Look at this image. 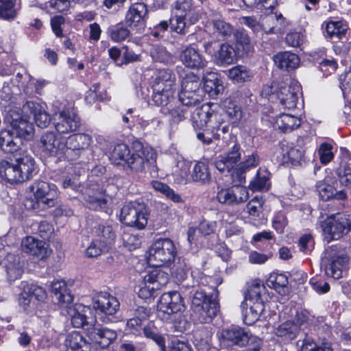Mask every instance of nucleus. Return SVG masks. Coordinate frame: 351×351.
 <instances>
[{
	"label": "nucleus",
	"instance_id": "aec40b11",
	"mask_svg": "<svg viewBox=\"0 0 351 351\" xmlns=\"http://www.w3.org/2000/svg\"><path fill=\"white\" fill-rule=\"evenodd\" d=\"M86 335L94 343L106 348L117 338L116 330L94 324L86 328Z\"/></svg>",
	"mask_w": 351,
	"mask_h": 351
},
{
	"label": "nucleus",
	"instance_id": "f257e3e1",
	"mask_svg": "<svg viewBox=\"0 0 351 351\" xmlns=\"http://www.w3.org/2000/svg\"><path fill=\"white\" fill-rule=\"evenodd\" d=\"M177 256V249L169 239H159L149 247L148 263L155 267L143 277L146 288L151 291L160 289L169 282L168 273L160 267L172 263Z\"/></svg>",
	"mask_w": 351,
	"mask_h": 351
},
{
	"label": "nucleus",
	"instance_id": "f704fd0d",
	"mask_svg": "<svg viewBox=\"0 0 351 351\" xmlns=\"http://www.w3.org/2000/svg\"><path fill=\"white\" fill-rule=\"evenodd\" d=\"M274 61L278 68L290 71L298 68L300 60L296 54L285 51L274 56Z\"/></svg>",
	"mask_w": 351,
	"mask_h": 351
},
{
	"label": "nucleus",
	"instance_id": "b1692460",
	"mask_svg": "<svg viewBox=\"0 0 351 351\" xmlns=\"http://www.w3.org/2000/svg\"><path fill=\"white\" fill-rule=\"evenodd\" d=\"M22 111L25 114H33L36 125L41 128H47L51 121L49 114L38 103L27 101L23 106Z\"/></svg>",
	"mask_w": 351,
	"mask_h": 351
},
{
	"label": "nucleus",
	"instance_id": "8fccbe9b",
	"mask_svg": "<svg viewBox=\"0 0 351 351\" xmlns=\"http://www.w3.org/2000/svg\"><path fill=\"white\" fill-rule=\"evenodd\" d=\"M267 285L279 293L285 294L287 290L288 278L282 274H274L269 276Z\"/></svg>",
	"mask_w": 351,
	"mask_h": 351
},
{
	"label": "nucleus",
	"instance_id": "7c9ffc66",
	"mask_svg": "<svg viewBox=\"0 0 351 351\" xmlns=\"http://www.w3.org/2000/svg\"><path fill=\"white\" fill-rule=\"evenodd\" d=\"M90 313L89 307L82 304H75L73 308H69V314L71 316V324L75 328H86L92 326L93 324H89L87 318L88 313Z\"/></svg>",
	"mask_w": 351,
	"mask_h": 351
},
{
	"label": "nucleus",
	"instance_id": "774afa93",
	"mask_svg": "<svg viewBox=\"0 0 351 351\" xmlns=\"http://www.w3.org/2000/svg\"><path fill=\"white\" fill-rule=\"evenodd\" d=\"M189 169V162L183 159L178 160L176 165L173 167L172 174L178 182H181L187 178Z\"/></svg>",
	"mask_w": 351,
	"mask_h": 351
},
{
	"label": "nucleus",
	"instance_id": "0eeeda50",
	"mask_svg": "<svg viewBox=\"0 0 351 351\" xmlns=\"http://www.w3.org/2000/svg\"><path fill=\"white\" fill-rule=\"evenodd\" d=\"M29 189L34 194L35 201L26 199L25 206L27 208L37 209L40 206L43 208H47L56 205L58 193L54 184L42 180H37L29 186Z\"/></svg>",
	"mask_w": 351,
	"mask_h": 351
},
{
	"label": "nucleus",
	"instance_id": "338daca9",
	"mask_svg": "<svg viewBox=\"0 0 351 351\" xmlns=\"http://www.w3.org/2000/svg\"><path fill=\"white\" fill-rule=\"evenodd\" d=\"M213 122L212 125L213 132L216 135V138H219L221 134H226L229 131V123H226L223 115L219 112L213 114Z\"/></svg>",
	"mask_w": 351,
	"mask_h": 351
},
{
	"label": "nucleus",
	"instance_id": "58836bf2",
	"mask_svg": "<svg viewBox=\"0 0 351 351\" xmlns=\"http://www.w3.org/2000/svg\"><path fill=\"white\" fill-rule=\"evenodd\" d=\"M223 105V112L219 114L223 116L224 120L228 119V123L230 124H232L233 126L238 125L242 118L241 107L230 100L225 101Z\"/></svg>",
	"mask_w": 351,
	"mask_h": 351
},
{
	"label": "nucleus",
	"instance_id": "20e7f679",
	"mask_svg": "<svg viewBox=\"0 0 351 351\" xmlns=\"http://www.w3.org/2000/svg\"><path fill=\"white\" fill-rule=\"evenodd\" d=\"M265 287L260 280H254L249 286L241 307L243 322L246 325H252L257 322L264 311L263 294Z\"/></svg>",
	"mask_w": 351,
	"mask_h": 351
},
{
	"label": "nucleus",
	"instance_id": "37998d69",
	"mask_svg": "<svg viewBox=\"0 0 351 351\" xmlns=\"http://www.w3.org/2000/svg\"><path fill=\"white\" fill-rule=\"evenodd\" d=\"M238 50H241L245 54H250L253 51L250 36L243 29H239L232 33Z\"/></svg>",
	"mask_w": 351,
	"mask_h": 351
},
{
	"label": "nucleus",
	"instance_id": "5fc2aeb1",
	"mask_svg": "<svg viewBox=\"0 0 351 351\" xmlns=\"http://www.w3.org/2000/svg\"><path fill=\"white\" fill-rule=\"evenodd\" d=\"M182 91H193L202 93L200 89L201 81L199 77L193 73H189L185 75L181 82Z\"/></svg>",
	"mask_w": 351,
	"mask_h": 351
},
{
	"label": "nucleus",
	"instance_id": "a19ab883",
	"mask_svg": "<svg viewBox=\"0 0 351 351\" xmlns=\"http://www.w3.org/2000/svg\"><path fill=\"white\" fill-rule=\"evenodd\" d=\"M167 112L164 113L169 117V123L171 125H177L181 121L186 119L189 114L186 107L182 104L173 106L170 104L167 108Z\"/></svg>",
	"mask_w": 351,
	"mask_h": 351
},
{
	"label": "nucleus",
	"instance_id": "c85d7f7f",
	"mask_svg": "<svg viewBox=\"0 0 351 351\" xmlns=\"http://www.w3.org/2000/svg\"><path fill=\"white\" fill-rule=\"evenodd\" d=\"M261 25L263 31L267 34H279L284 32L286 21L280 13H271L262 19Z\"/></svg>",
	"mask_w": 351,
	"mask_h": 351
},
{
	"label": "nucleus",
	"instance_id": "864d4df0",
	"mask_svg": "<svg viewBox=\"0 0 351 351\" xmlns=\"http://www.w3.org/2000/svg\"><path fill=\"white\" fill-rule=\"evenodd\" d=\"M217 60L222 64H230L236 60V53L234 48L228 44H222L216 55Z\"/></svg>",
	"mask_w": 351,
	"mask_h": 351
},
{
	"label": "nucleus",
	"instance_id": "69168bd1",
	"mask_svg": "<svg viewBox=\"0 0 351 351\" xmlns=\"http://www.w3.org/2000/svg\"><path fill=\"white\" fill-rule=\"evenodd\" d=\"M71 0H47L44 8L50 13L63 12L68 10Z\"/></svg>",
	"mask_w": 351,
	"mask_h": 351
},
{
	"label": "nucleus",
	"instance_id": "c9c22d12",
	"mask_svg": "<svg viewBox=\"0 0 351 351\" xmlns=\"http://www.w3.org/2000/svg\"><path fill=\"white\" fill-rule=\"evenodd\" d=\"M204 88L210 96L215 97L221 94L224 86L215 72H208L204 76Z\"/></svg>",
	"mask_w": 351,
	"mask_h": 351
},
{
	"label": "nucleus",
	"instance_id": "a18cd8bd",
	"mask_svg": "<svg viewBox=\"0 0 351 351\" xmlns=\"http://www.w3.org/2000/svg\"><path fill=\"white\" fill-rule=\"evenodd\" d=\"M191 177L194 182L204 184L208 183L211 180L208 165L203 162H197L193 169Z\"/></svg>",
	"mask_w": 351,
	"mask_h": 351
},
{
	"label": "nucleus",
	"instance_id": "dca6fc26",
	"mask_svg": "<svg viewBox=\"0 0 351 351\" xmlns=\"http://www.w3.org/2000/svg\"><path fill=\"white\" fill-rule=\"evenodd\" d=\"M84 204L94 210H106L109 200L108 195L97 184H92L83 193Z\"/></svg>",
	"mask_w": 351,
	"mask_h": 351
},
{
	"label": "nucleus",
	"instance_id": "4d7b16f0",
	"mask_svg": "<svg viewBox=\"0 0 351 351\" xmlns=\"http://www.w3.org/2000/svg\"><path fill=\"white\" fill-rule=\"evenodd\" d=\"M202 99V93L181 90L179 93V101L185 107L195 106L200 103Z\"/></svg>",
	"mask_w": 351,
	"mask_h": 351
},
{
	"label": "nucleus",
	"instance_id": "052dcab7",
	"mask_svg": "<svg viewBox=\"0 0 351 351\" xmlns=\"http://www.w3.org/2000/svg\"><path fill=\"white\" fill-rule=\"evenodd\" d=\"M347 29V25L341 21H330L326 25V32L330 38L337 37L341 39L346 35Z\"/></svg>",
	"mask_w": 351,
	"mask_h": 351
},
{
	"label": "nucleus",
	"instance_id": "4c0bfd02",
	"mask_svg": "<svg viewBox=\"0 0 351 351\" xmlns=\"http://www.w3.org/2000/svg\"><path fill=\"white\" fill-rule=\"evenodd\" d=\"M4 264L9 280L14 281L21 277L23 269L19 256L11 254H8Z\"/></svg>",
	"mask_w": 351,
	"mask_h": 351
},
{
	"label": "nucleus",
	"instance_id": "13d9d810",
	"mask_svg": "<svg viewBox=\"0 0 351 351\" xmlns=\"http://www.w3.org/2000/svg\"><path fill=\"white\" fill-rule=\"evenodd\" d=\"M16 3V0H0V17L5 20L14 19L17 14Z\"/></svg>",
	"mask_w": 351,
	"mask_h": 351
},
{
	"label": "nucleus",
	"instance_id": "09e8293b",
	"mask_svg": "<svg viewBox=\"0 0 351 351\" xmlns=\"http://www.w3.org/2000/svg\"><path fill=\"white\" fill-rule=\"evenodd\" d=\"M149 53L154 61L164 64H169L172 62L171 54L162 45H151Z\"/></svg>",
	"mask_w": 351,
	"mask_h": 351
},
{
	"label": "nucleus",
	"instance_id": "9d476101",
	"mask_svg": "<svg viewBox=\"0 0 351 351\" xmlns=\"http://www.w3.org/2000/svg\"><path fill=\"white\" fill-rule=\"evenodd\" d=\"M148 209L143 203L130 202L121 210L120 221L127 226L142 230L147 224Z\"/></svg>",
	"mask_w": 351,
	"mask_h": 351
},
{
	"label": "nucleus",
	"instance_id": "6e6d98bb",
	"mask_svg": "<svg viewBox=\"0 0 351 351\" xmlns=\"http://www.w3.org/2000/svg\"><path fill=\"white\" fill-rule=\"evenodd\" d=\"M151 184L156 191L162 193L167 197V198L171 199L173 202L180 203L182 202L181 196L176 193L168 185L158 180H153L151 182Z\"/></svg>",
	"mask_w": 351,
	"mask_h": 351
},
{
	"label": "nucleus",
	"instance_id": "423d86ee",
	"mask_svg": "<svg viewBox=\"0 0 351 351\" xmlns=\"http://www.w3.org/2000/svg\"><path fill=\"white\" fill-rule=\"evenodd\" d=\"M156 152L150 147L143 146L141 143H136L134 150L128 158L125 165L134 173H143L147 167L156 172Z\"/></svg>",
	"mask_w": 351,
	"mask_h": 351
},
{
	"label": "nucleus",
	"instance_id": "473e14b6",
	"mask_svg": "<svg viewBox=\"0 0 351 351\" xmlns=\"http://www.w3.org/2000/svg\"><path fill=\"white\" fill-rule=\"evenodd\" d=\"M222 337L224 341L239 346H245L250 339L248 332L240 327H232L223 330Z\"/></svg>",
	"mask_w": 351,
	"mask_h": 351
},
{
	"label": "nucleus",
	"instance_id": "a211bd4d",
	"mask_svg": "<svg viewBox=\"0 0 351 351\" xmlns=\"http://www.w3.org/2000/svg\"><path fill=\"white\" fill-rule=\"evenodd\" d=\"M53 123L57 132L67 134L75 132L80 125L77 115L69 110H63L53 114Z\"/></svg>",
	"mask_w": 351,
	"mask_h": 351
},
{
	"label": "nucleus",
	"instance_id": "4468645a",
	"mask_svg": "<svg viewBox=\"0 0 351 351\" xmlns=\"http://www.w3.org/2000/svg\"><path fill=\"white\" fill-rule=\"evenodd\" d=\"M147 5L143 3H135L130 5L125 14V24L132 31L142 34L146 26Z\"/></svg>",
	"mask_w": 351,
	"mask_h": 351
},
{
	"label": "nucleus",
	"instance_id": "412c9836",
	"mask_svg": "<svg viewBox=\"0 0 351 351\" xmlns=\"http://www.w3.org/2000/svg\"><path fill=\"white\" fill-rule=\"evenodd\" d=\"M260 158L256 152H253L248 154H245L243 160L231 174V178L233 182L243 184L245 182V172L251 168L258 165Z\"/></svg>",
	"mask_w": 351,
	"mask_h": 351
},
{
	"label": "nucleus",
	"instance_id": "e433bc0d",
	"mask_svg": "<svg viewBox=\"0 0 351 351\" xmlns=\"http://www.w3.org/2000/svg\"><path fill=\"white\" fill-rule=\"evenodd\" d=\"M316 189L319 195L324 201H328L330 199L337 200H344L347 198L346 193L343 191H337L333 186L319 181L316 184Z\"/></svg>",
	"mask_w": 351,
	"mask_h": 351
},
{
	"label": "nucleus",
	"instance_id": "cd10ccee",
	"mask_svg": "<svg viewBox=\"0 0 351 351\" xmlns=\"http://www.w3.org/2000/svg\"><path fill=\"white\" fill-rule=\"evenodd\" d=\"M176 75L169 69L158 71L152 85V90L163 91L164 90L176 91Z\"/></svg>",
	"mask_w": 351,
	"mask_h": 351
},
{
	"label": "nucleus",
	"instance_id": "4be33fe9",
	"mask_svg": "<svg viewBox=\"0 0 351 351\" xmlns=\"http://www.w3.org/2000/svg\"><path fill=\"white\" fill-rule=\"evenodd\" d=\"M205 31L216 40H225L231 36L234 29L230 23L219 19L208 21Z\"/></svg>",
	"mask_w": 351,
	"mask_h": 351
},
{
	"label": "nucleus",
	"instance_id": "2f4dec72",
	"mask_svg": "<svg viewBox=\"0 0 351 351\" xmlns=\"http://www.w3.org/2000/svg\"><path fill=\"white\" fill-rule=\"evenodd\" d=\"M216 112H211L208 106H202L201 108H196L191 117V121L193 128L197 130H203L210 121L211 123L213 122V114Z\"/></svg>",
	"mask_w": 351,
	"mask_h": 351
},
{
	"label": "nucleus",
	"instance_id": "f3484780",
	"mask_svg": "<svg viewBox=\"0 0 351 351\" xmlns=\"http://www.w3.org/2000/svg\"><path fill=\"white\" fill-rule=\"evenodd\" d=\"M229 188L221 189L217 192V198L220 203L230 206L238 205L249 198L248 190L238 182Z\"/></svg>",
	"mask_w": 351,
	"mask_h": 351
},
{
	"label": "nucleus",
	"instance_id": "79ce46f5",
	"mask_svg": "<svg viewBox=\"0 0 351 351\" xmlns=\"http://www.w3.org/2000/svg\"><path fill=\"white\" fill-rule=\"evenodd\" d=\"M276 123L280 130L287 132L298 128L300 125L301 121L297 117L282 113L276 119Z\"/></svg>",
	"mask_w": 351,
	"mask_h": 351
},
{
	"label": "nucleus",
	"instance_id": "1a4fd4ad",
	"mask_svg": "<svg viewBox=\"0 0 351 351\" xmlns=\"http://www.w3.org/2000/svg\"><path fill=\"white\" fill-rule=\"evenodd\" d=\"M324 239L330 243L338 240L351 230V217L346 214L330 215L322 223Z\"/></svg>",
	"mask_w": 351,
	"mask_h": 351
},
{
	"label": "nucleus",
	"instance_id": "f03ea898",
	"mask_svg": "<svg viewBox=\"0 0 351 351\" xmlns=\"http://www.w3.org/2000/svg\"><path fill=\"white\" fill-rule=\"evenodd\" d=\"M34 170V159L27 152L14 154L11 162L5 160L0 162V176L12 184L29 180Z\"/></svg>",
	"mask_w": 351,
	"mask_h": 351
},
{
	"label": "nucleus",
	"instance_id": "0e129e2a",
	"mask_svg": "<svg viewBox=\"0 0 351 351\" xmlns=\"http://www.w3.org/2000/svg\"><path fill=\"white\" fill-rule=\"evenodd\" d=\"M175 15L186 17L193 10L192 0H177L172 6Z\"/></svg>",
	"mask_w": 351,
	"mask_h": 351
},
{
	"label": "nucleus",
	"instance_id": "f8f14e48",
	"mask_svg": "<svg viewBox=\"0 0 351 351\" xmlns=\"http://www.w3.org/2000/svg\"><path fill=\"white\" fill-rule=\"evenodd\" d=\"M93 308L104 314L100 319L104 323H112L117 321L113 317L119 310L120 304L114 296L106 292L97 294L93 301Z\"/></svg>",
	"mask_w": 351,
	"mask_h": 351
},
{
	"label": "nucleus",
	"instance_id": "a878e982",
	"mask_svg": "<svg viewBox=\"0 0 351 351\" xmlns=\"http://www.w3.org/2000/svg\"><path fill=\"white\" fill-rule=\"evenodd\" d=\"M22 250L39 259H44L47 256V247L44 241L27 236L21 242Z\"/></svg>",
	"mask_w": 351,
	"mask_h": 351
},
{
	"label": "nucleus",
	"instance_id": "3c124183",
	"mask_svg": "<svg viewBox=\"0 0 351 351\" xmlns=\"http://www.w3.org/2000/svg\"><path fill=\"white\" fill-rule=\"evenodd\" d=\"M269 178L266 171H257L256 176L250 182L249 187L254 191H267L269 187Z\"/></svg>",
	"mask_w": 351,
	"mask_h": 351
},
{
	"label": "nucleus",
	"instance_id": "393cba45",
	"mask_svg": "<svg viewBox=\"0 0 351 351\" xmlns=\"http://www.w3.org/2000/svg\"><path fill=\"white\" fill-rule=\"evenodd\" d=\"M180 59L186 67L192 69H202L206 64V60L199 50L192 46H189L182 50Z\"/></svg>",
	"mask_w": 351,
	"mask_h": 351
},
{
	"label": "nucleus",
	"instance_id": "6e6552de",
	"mask_svg": "<svg viewBox=\"0 0 351 351\" xmlns=\"http://www.w3.org/2000/svg\"><path fill=\"white\" fill-rule=\"evenodd\" d=\"M324 261L326 274L334 279H339L348 267L349 258L343 247L333 245L326 249Z\"/></svg>",
	"mask_w": 351,
	"mask_h": 351
},
{
	"label": "nucleus",
	"instance_id": "680f3d73",
	"mask_svg": "<svg viewBox=\"0 0 351 351\" xmlns=\"http://www.w3.org/2000/svg\"><path fill=\"white\" fill-rule=\"evenodd\" d=\"M108 249V245L93 238L92 242L86 248L85 254L88 258H95L107 252Z\"/></svg>",
	"mask_w": 351,
	"mask_h": 351
},
{
	"label": "nucleus",
	"instance_id": "c756f323",
	"mask_svg": "<svg viewBox=\"0 0 351 351\" xmlns=\"http://www.w3.org/2000/svg\"><path fill=\"white\" fill-rule=\"evenodd\" d=\"M22 141L18 136L14 137L9 131H2L0 133V147L5 153L16 154L21 152H27L21 147Z\"/></svg>",
	"mask_w": 351,
	"mask_h": 351
},
{
	"label": "nucleus",
	"instance_id": "39448f33",
	"mask_svg": "<svg viewBox=\"0 0 351 351\" xmlns=\"http://www.w3.org/2000/svg\"><path fill=\"white\" fill-rule=\"evenodd\" d=\"M92 138L86 134H75L64 138V156L73 162L86 163L91 155Z\"/></svg>",
	"mask_w": 351,
	"mask_h": 351
},
{
	"label": "nucleus",
	"instance_id": "49530a36",
	"mask_svg": "<svg viewBox=\"0 0 351 351\" xmlns=\"http://www.w3.org/2000/svg\"><path fill=\"white\" fill-rule=\"evenodd\" d=\"M297 345L300 351H333L330 343H323L317 346L313 339L307 335H305L302 340H299Z\"/></svg>",
	"mask_w": 351,
	"mask_h": 351
},
{
	"label": "nucleus",
	"instance_id": "603ef678",
	"mask_svg": "<svg viewBox=\"0 0 351 351\" xmlns=\"http://www.w3.org/2000/svg\"><path fill=\"white\" fill-rule=\"evenodd\" d=\"M175 90H163L155 91L153 90L152 101L157 106L162 107H169L171 102L175 99L174 93Z\"/></svg>",
	"mask_w": 351,
	"mask_h": 351
},
{
	"label": "nucleus",
	"instance_id": "ea45409f",
	"mask_svg": "<svg viewBox=\"0 0 351 351\" xmlns=\"http://www.w3.org/2000/svg\"><path fill=\"white\" fill-rule=\"evenodd\" d=\"M300 331V327L293 322L288 321L280 324L275 329V334L285 342H289L295 339Z\"/></svg>",
	"mask_w": 351,
	"mask_h": 351
},
{
	"label": "nucleus",
	"instance_id": "6ab92c4d",
	"mask_svg": "<svg viewBox=\"0 0 351 351\" xmlns=\"http://www.w3.org/2000/svg\"><path fill=\"white\" fill-rule=\"evenodd\" d=\"M241 157L240 145L233 143L226 154L219 156L215 162V167L221 173H230L231 175L239 165L238 162L240 161Z\"/></svg>",
	"mask_w": 351,
	"mask_h": 351
},
{
	"label": "nucleus",
	"instance_id": "c03bdc74",
	"mask_svg": "<svg viewBox=\"0 0 351 351\" xmlns=\"http://www.w3.org/2000/svg\"><path fill=\"white\" fill-rule=\"evenodd\" d=\"M128 27V25L125 26L122 23H118L109 27L107 29V34L112 41L121 43L130 37L132 34Z\"/></svg>",
	"mask_w": 351,
	"mask_h": 351
},
{
	"label": "nucleus",
	"instance_id": "72a5a7b5",
	"mask_svg": "<svg viewBox=\"0 0 351 351\" xmlns=\"http://www.w3.org/2000/svg\"><path fill=\"white\" fill-rule=\"evenodd\" d=\"M51 291L60 305H65L66 307H68V305L72 303L73 296L64 281L57 280L51 282Z\"/></svg>",
	"mask_w": 351,
	"mask_h": 351
},
{
	"label": "nucleus",
	"instance_id": "de8ad7c7",
	"mask_svg": "<svg viewBox=\"0 0 351 351\" xmlns=\"http://www.w3.org/2000/svg\"><path fill=\"white\" fill-rule=\"evenodd\" d=\"M132 152L126 144L119 143L110 152V159L113 163L117 165L121 164V162L125 164Z\"/></svg>",
	"mask_w": 351,
	"mask_h": 351
},
{
	"label": "nucleus",
	"instance_id": "9b49d317",
	"mask_svg": "<svg viewBox=\"0 0 351 351\" xmlns=\"http://www.w3.org/2000/svg\"><path fill=\"white\" fill-rule=\"evenodd\" d=\"M274 87L265 86L263 92L271 97H276L284 108H295L298 102V93L300 86L296 82H282L278 84L273 92Z\"/></svg>",
	"mask_w": 351,
	"mask_h": 351
},
{
	"label": "nucleus",
	"instance_id": "2eb2a0df",
	"mask_svg": "<svg viewBox=\"0 0 351 351\" xmlns=\"http://www.w3.org/2000/svg\"><path fill=\"white\" fill-rule=\"evenodd\" d=\"M38 145L46 156H64V138L59 136L54 132L43 133L39 139Z\"/></svg>",
	"mask_w": 351,
	"mask_h": 351
},
{
	"label": "nucleus",
	"instance_id": "5701e85b",
	"mask_svg": "<svg viewBox=\"0 0 351 351\" xmlns=\"http://www.w3.org/2000/svg\"><path fill=\"white\" fill-rule=\"evenodd\" d=\"M8 121L12 128L13 132L19 138H29L34 132V126L29 123L26 117H21L15 111H11Z\"/></svg>",
	"mask_w": 351,
	"mask_h": 351
},
{
	"label": "nucleus",
	"instance_id": "bf43d9fd",
	"mask_svg": "<svg viewBox=\"0 0 351 351\" xmlns=\"http://www.w3.org/2000/svg\"><path fill=\"white\" fill-rule=\"evenodd\" d=\"M87 344L82 335L78 332L69 333L64 341L65 351H73Z\"/></svg>",
	"mask_w": 351,
	"mask_h": 351
},
{
	"label": "nucleus",
	"instance_id": "bb28decb",
	"mask_svg": "<svg viewBox=\"0 0 351 351\" xmlns=\"http://www.w3.org/2000/svg\"><path fill=\"white\" fill-rule=\"evenodd\" d=\"M91 236L100 240L109 246L116 237L115 232L112 225L108 221L95 222L91 226Z\"/></svg>",
	"mask_w": 351,
	"mask_h": 351
},
{
	"label": "nucleus",
	"instance_id": "e2e57ef3",
	"mask_svg": "<svg viewBox=\"0 0 351 351\" xmlns=\"http://www.w3.org/2000/svg\"><path fill=\"white\" fill-rule=\"evenodd\" d=\"M228 77L236 82H244L250 79L251 75L246 66L239 65L228 71Z\"/></svg>",
	"mask_w": 351,
	"mask_h": 351
},
{
	"label": "nucleus",
	"instance_id": "ddd939ff",
	"mask_svg": "<svg viewBox=\"0 0 351 351\" xmlns=\"http://www.w3.org/2000/svg\"><path fill=\"white\" fill-rule=\"evenodd\" d=\"M182 293L192 298L193 305L202 306V310L206 313L207 316L212 318L217 315L219 311V306L215 300L210 301L208 299L204 291H199L194 286H189L188 284H182L181 289Z\"/></svg>",
	"mask_w": 351,
	"mask_h": 351
},
{
	"label": "nucleus",
	"instance_id": "7ed1b4c3",
	"mask_svg": "<svg viewBox=\"0 0 351 351\" xmlns=\"http://www.w3.org/2000/svg\"><path fill=\"white\" fill-rule=\"evenodd\" d=\"M184 309L183 299L179 292L164 293L158 302L157 316L160 319L168 323H176L179 319L178 325H176L175 327L178 330L182 331L185 329L186 323L182 319L183 317L180 313Z\"/></svg>",
	"mask_w": 351,
	"mask_h": 351
}]
</instances>
